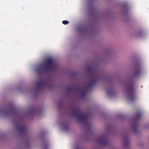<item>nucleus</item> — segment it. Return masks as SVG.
<instances>
[{
  "label": "nucleus",
  "mask_w": 149,
  "mask_h": 149,
  "mask_svg": "<svg viewBox=\"0 0 149 149\" xmlns=\"http://www.w3.org/2000/svg\"><path fill=\"white\" fill-rule=\"evenodd\" d=\"M73 112L76 117L79 121L84 122L86 126H90V124L88 119L89 117V115L83 113L78 109H74Z\"/></svg>",
  "instance_id": "nucleus-1"
},
{
  "label": "nucleus",
  "mask_w": 149,
  "mask_h": 149,
  "mask_svg": "<svg viewBox=\"0 0 149 149\" xmlns=\"http://www.w3.org/2000/svg\"><path fill=\"white\" fill-rule=\"evenodd\" d=\"M126 92L127 98L130 101H134L136 99V91L133 83L131 82L127 84Z\"/></svg>",
  "instance_id": "nucleus-2"
},
{
  "label": "nucleus",
  "mask_w": 149,
  "mask_h": 149,
  "mask_svg": "<svg viewBox=\"0 0 149 149\" xmlns=\"http://www.w3.org/2000/svg\"><path fill=\"white\" fill-rule=\"evenodd\" d=\"M54 63V61L51 58H48L46 60L45 63L41 65L40 68H44L45 71H49L53 67Z\"/></svg>",
  "instance_id": "nucleus-3"
},
{
  "label": "nucleus",
  "mask_w": 149,
  "mask_h": 149,
  "mask_svg": "<svg viewBox=\"0 0 149 149\" xmlns=\"http://www.w3.org/2000/svg\"><path fill=\"white\" fill-rule=\"evenodd\" d=\"M17 129L21 133L26 134L27 133V128L26 125L21 124L16 126Z\"/></svg>",
  "instance_id": "nucleus-4"
},
{
  "label": "nucleus",
  "mask_w": 149,
  "mask_h": 149,
  "mask_svg": "<svg viewBox=\"0 0 149 149\" xmlns=\"http://www.w3.org/2000/svg\"><path fill=\"white\" fill-rule=\"evenodd\" d=\"M98 143L102 145H108L109 142L108 139L105 138L104 136H102L98 140Z\"/></svg>",
  "instance_id": "nucleus-5"
},
{
  "label": "nucleus",
  "mask_w": 149,
  "mask_h": 149,
  "mask_svg": "<svg viewBox=\"0 0 149 149\" xmlns=\"http://www.w3.org/2000/svg\"><path fill=\"white\" fill-rule=\"evenodd\" d=\"M45 85V81L42 80H41L38 82L36 84V87L38 89H41Z\"/></svg>",
  "instance_id": "nucleus-6"
},
{
  "label": "nucleus",
  "mask_w": 149,
  "mask_h": 149,
  "mask_svg": "<svg viewBox=\"0 0 149 149\" xmlns=\"http://www.w3.org/2000/svg\"><path fill=\"white\" fill-rule=\"evenodd\" d=\"M80 91H79V93L83 97H85L86 94V90L83 87H81L79 89Z\"/></svg>",
  "instance_id": "nucleus-7"
},
{
  "label": "nucleus",
  "mask_w": 149,
  "mask_h": 149,
  "mask_svg": "<svg viewBox=\"0 0 149 149\" xmlns=\"http://www.w3.org/2000/svg\"><path fill=\"white\" fill-rule=\"evenodd\" d=\"M97 80V79H92L90 82L87 85L88 87H90L93 86L96 83Z\"/></svg>",
  "instance_id": "nucleus-8"
},
{
  "label": "nucleus",
  "mask_w": 149,
  "mask_h": 149,
  "mask_svg": "<svg viewBox=\"0 0 149 149\" xmlns=\"http://www.w3.org/2000/svg\"><path fill=\"white\" fill-rule=\"evenodd\" d=\"M141 113L140 112H138L136 114V116L135 117V119L136 120H138L140 117L141 116Z\"/></svg>",
  "instance_id": "nucleus-9"
},
{
  "label": "nucleus",
  "mask_w": 149,
  "mask_h": 149,
  "mask_svg": "<svg viewBox=\"0 0 149 149\" xmlns=\"http://www.w3.org/2000/svg\"><path fill=\"white\" fill-rule=\"evenodd\" d=\"M129 144V141L127 139H126L125 141V143L124 145L125 146V147H127V145Z\"/></svg>",
  "instance_id": "nucleus-10"
},
{
  "label": "nucleus",
  "mask_w": 149,
  "mask_h": 149,
  "mask_svg": "<svg viewBox=\"0 0 149 149\" xmlns=\"http://www.w3.org/2000/svg\"><path fill=\"white\" fill-rule=\"evenodd\" d=\"M141 70H138L135 72V74L136 76H137L139 75L140 73Z\"/></svg>",
  "instance_id": "nucleus-11"
},
{
  "label": "nucleus",
  "mask_w": 149,
  "mask_h": 149,
  "mask_svg": "<svg viewBox=\"0 0 149 149\" xmlns=\"http://www.w3.org/2000/svg\"><path fill=\"white\" fill-rule=\"evenodd\" d=\"M62 23L64 24H67L69 23V22L66 20H63L62 21Z\"/></svg>",
  "instance_id": "nucleus-12"
},
{
  "label": "nucleus",
  "mask_w": 149,
  "mask_h": 149,
  "mask_svg": "<svg viewBox=\"0 0 149 149\" xmlns=\"http://www.w3.org/2000/svg\"><path fill=\"white\" fill-rule=\"evenodd\" d=\"M137 126L136 125H134L132 127V129L133 130H135L136 129Z\"/></svg>",
  "instance_id": "nucleus-13"
},
{
  "label": "nucleus",
  "mask_w": 149,
  "mask_h": 149,
  "mask_svg": "<svg viewBox=\"0 0 149 149\" xmlns=\"http://www.w3.org/2000/svg\"><path fill=\"white\" fill-rule=\"evenodd\" d=\"M88 70L89 71H93V68H92L91 67L89 68H88Z\"/></svg>",
  "instance_id": "nucleus-14"
},
{
  "label": "nucleus",
  "mask_w": 149,
  "mask_h": 149,
  "mask_svg": "<svg viewBox=\"0 0 149 149\" xmlns=\"http://www.w3.org/2000/svg\"><path fill=\"white\" fill-rule=\"evenodd\" d=\"M48 146L47 145L44 148V149H47L48 148Z\"/></svg>",
  "instance_id": "nucleus-15"
},
{
  "label": "nucleus",
  "mask_w": 149,
  "mask_h": 149,
  "mask_svg": "<svg viewBox=\"0 0 149 149\" xmlns=\"http://www.w3.org/2000/svg\"><path fill=\"white\" fill-rule=\"evenodd\" d=\"M110 91L111 92V91L112 92V90H110V91H108V93L109 94V93H110Z\"/></svg>",
  "instance_id": "nucleus-16"
},
{
  "label": "nucleus",
  "mask_w": 149,
  "mask_h": 149,
  "mask_svg": "<svg viewBox=\"0 0 149 149\" xmlns=\"http://www.w3.org/2000/svg\"><path fill=\"white\" fill-rule=\"evenodd\" d=\"M68 90H69V89H71V88H70V87H69V88H68Z\"/></svg>",
  "instance_id": "nucleus-17"
}]
</instances>
